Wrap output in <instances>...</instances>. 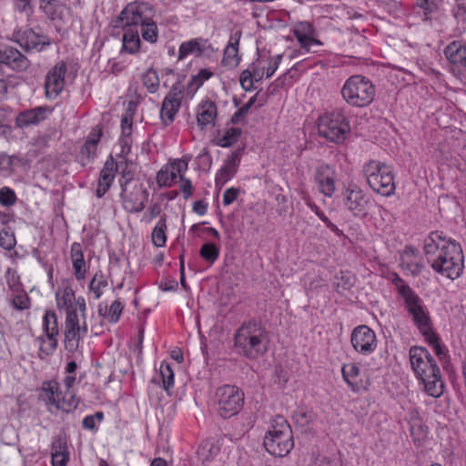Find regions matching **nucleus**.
<instances>
[{
  "mask_svg": "<svg viewBox=\"0 0 466 466\" xmlns=\"http://www.w3.org/2000/svg\"><path fill=\"white\" fill-rule=\"evenodd\" d=\"M423 253L431 268L448 279L459 278L464 268L461 247L441 231L431 232L423 241Z\"/></svg>",
  "mask_w": 466,
  "mask_h": 466,
  "instance_id": "1",
  "label": "nucleus"
},
{
  "mask_svg": "<svg viewBox=\"0 0 466 466\" xmlns=\"http://www.w3.org/2000/svg\"><path fill=\"white\" fill-rule=\"evenodd\" d=\"M412 371L425 393L432 398H440L445 390L441 370L429 350L424 347L412 346L409 350Z\"/></svg>",
  "mask_w": 466,
  "mask_h": 466,
  "instance_id": "2",
  "label": "nucleus"
},
{
  "mask_svg": "<svg viewBox=\"0 0 466 466\" xmlns=\"http://www.w3.org/2000/svg\"><path fill=\"white\" fill-rule=\"evenodd\" d=\"M145 11L146 5L143 2H134L127 5L112 22L115 28H124L123 49L129 54L136 53L140 47L139 34L146 39Z\"/></svg>",
  "mask_w": 466,
  "mask_h": 466,
  "instance_id": "3",
  "label": "nucleus"
},
{
  "mask_svg": "<svg viewBox=\"0 0 466 466\" xmlns=\"http://www.w3.org/2000/svg\"><path fill=\"white\" fill-rule=\"evenodd\" d=\"M268 344V334L263 325L256 320L244 322L234 334L237 354L248 360L263 356Z\"/></svg>",
  "mask_w": 466,
  "mask_h": 466,
  "instance_id": "4",
  "label": "nucleus"
},
{
  "mask_svg": "<svg viewBox=\"0 0 466 466\" xmlns=\"http://www.w3.org/2000/svg\"><path fill=\"white\" fill-rule=\"evenodd\" d=\"M263 445L266 451L275 457H284L293 449L292 430L283 416L277 415L271 419Z\"/></svg>",
  "mask_w": 466,
  "mask_h": 466,
  "instance_id": "5",
  "label": "nucleus"
},
{
  "mask_svg": "<svg viewBox=\"0 0 466 466\" xmlns=\"http://www.w3.org/2000/svg\"><path fill=\"white\" fill-rule=\"evenodd\" d=\"M363 175L370 187L383 197H391L396 190L393 167L385 162L370 159L363 165Z\"/></svg>",
  "mask_w": 466,
  "mask_h": 466,
  "instance_id": "6",
  "label": "nucleus"
},
{
  "mask_svg": "<svg viewBox=\"0 0 466 466\" xmlns=\"http://www.w3.org/2000/svg\"><path fill=\"white\" fill-rule=\"evenodd\" d=\"M393 284L403 299L404 308L412 318L414 325L420 331L427 332L431 322L422 299L400 276H395Z\"/></svg>",
  "mask_w": 466,
  "mask_h": 466,
  "instance_id": "7",
  "label": "nucleus"
},
{
  "mask_svg": "<svg viewBox=\"0 0 466 466\" xmlns=\"http://www.w3.org/2000/svg\"><path fill=\"white\" fill-rule=\"evenodd\" d=\"M340 94L348 105L354 107H364L373 102L376 89L372 82L366 76L353 75L345 81Z\"/></svg>",
  "mask_w": 466,
  "mask_h": 466,
  "instance_id": "8",
  "label": "nucleus"
},
{
  "mask_svg": "<svg viewBox=\"0 0 466 466\" xmlns=\"http://www.w3.org/2000/svg\"><path fill=\"white\" fill-rule=\"evenodd\" d=\"M318 130L321 137L339 144L350 130V122L342 110L336 109L319 117Z\"/></svg>",
  "mask_w": 466,
  "mask_h": 466,
  "instance_id": "9",
  "label": "nucleus"
},
{
  "mask_svg": "<svg viewBox=\"0 0 466 466\" xmlns=\"http://www.w3.org/2000/svg\"><path fill=\"white\" fill-rule=\"evenodd\" d=\"M40 397L46 400L47 404L65 412L73 411L79 404L75 391H62L56 380H46L42 383Z\"/></svg>",
  "mask_w": 466,
  "mask_h": 466,
  "instance_id": "10",
  "label": "nucleus"
},
{
  "mask_svg": "<svg viewBox=\"0 0 466 466\" xmlns=\"http://www.w3.org/2000/svg\"><path fill=\"white\" fill-rule=\"evenodd\" d=\"M86 311H70L66 314L65 320V347L69 351H75L80 340L87 334Z\"/></svg>",
  "mask_w": 466,
  "mask_h": 466,
  "instance_id": "11",
  "label": "nucleus"
},
{
  "mask_svg": "<svg viewBox=\"0 0 466 466\" xmlns=\"http://www.w3.org/2000/svg\"><path fill=\"white\" fill-rule=\"evenodd\" d=\"M218 410L221 417L231 418L244 404V393L236 386L223 385L216 392Z\"/></svg>",
  "mask_w": 466,
  "mask_h": 466,
  "instance_id": "12",
  "label": "nucleus"
},
{
  "mask_svg": "<svg viewBox=\"0 0 466 466\" xmlns=\"http://www.w3.org/2000/svg\"><path fill=\"white\" fill-rule=\"evenodd\" d=\"M43 335L36 338L40 355H51L58 345L59 325L56 314L48 310L43 317Z\"/></svg>",
  "mask_w": 466,
  "mask_h": 466,
  "instance_id": "13",
  "label": "nucleus"
},
{
  "mask_svg": "<svg viewBox=\"0 0 466 466\" xmlns=\"http://www.w3.org/2000/svg\"><path fill=\"white\" fill-rule=\"evenodd\" d=\"M350 343L356 352L368 356L377 349V337L374 330L370 327L360 325L353 329Z\"/></svg>",
  "mask_w": 466,
  "mask_h": 466,
  "instance_id": "14",
  "label": "nucleus"
},
{
  "mask_svg": "<svg viewBox=\"0 0 466 466\" xmlns=\"http://www.w3.org/2000/svg\"><path fill=\"white\" fill-rule=\"evenodd\" d=\"M184 86L180 82L175 83L168 94L165 96L160 109V117L165 125L174 121L184 96Z\"/></svg>",
  "mask_w": 466,
  "mask_h": 466,
  "instance_id": "15",
  "label": "nucleus"
},
{
  "mask_svg": "<svg viewBox=\"0 0 466 466\" xmlns=\"http://www.w3.org/2000/svg\"><path fill=\"white\" fill-rule=\"evenodd\" d=\"M103 136V127L100 125L92 128L76 155V161L82 166L92 164L97 156L98 143Z\"/></svg>",
  "mask_w": 466,
  "mask_h": 466,
  "instance_id": "16",
  "label": "nucleus"
},
{
  "mask_svg": "<svg viewBox=\"0 0 466 466\" xmlns=\"http://www.w3.org/2000/svg\"><path fill=\"white\" fill-rule=\"evenodd\" d=\"M66 71V64L64 61H60L47 72L45 88L46 96L48 99L56 98L64 89Z\"/></svg>",
  "mask_w": 466,
  "mask_h": 466,
  "instance_id": "17",
  "label": "nucleus"
},
{
  "mask_svg": "<svg viewBox=\"0 0 466 466\" xmlns=\"http://www.w3.org/2000/svg\"><path fill=\"white\" fill-rule=\"evenodd\" d=\"M56 301L58 309L65 310L66 314L70 311H79L84 314V311H86L85 299L83 297L76 299L75 291L69 286L59 288L56 290Z\"/></svg>",
  "mask_w": 466,
  "mask_h": 466,
  "instance_id": "18",
  "label": "nucleus"
},
{
  "mask_svg": "<svg viewBox=\"0 0 466 466\" xmlns=\"http://www.w3.org/2000/svg\"><path fill=\"white\" fill-rule=\"evenodd\" d=\"M337 173L334 167L322 163L316 167L315 181L319 191L325 197H332L336 190Z\"/></svg>",
  "mask_w": 466,
  "mask_h": 466,
  "instance_id": "19",
  "label": "nucleus"
},
{
  "mask_svg": "<svg viewBox=\"0 0 466 466\" xmlns=\"http://www.w3.org/2000/svg\"><path fill=\"white\" fill-rule=\"evenodd\" d=\"M15 41L25 51H41L49 41L44 35L35 32L32 28H21L13 35Z\"/></svg>",
  "mask_w": 466,
  "mask_h": 466,
  "instance_id": "20",
  "label": "nucleus"
},
{
  "mask_svg": "<svg viewBox=\"0 0 466 466\" xmlns=\"http://www.w3.org/2000/svg\"><path fill=\"white\" fill-rule=\"evenodd\" d=\"M53 107L49 106H39L23 110L15 117V127L18 128H27L32 126H37L45 121L53 113Z\"/></svg>",
  "mask_w": 466,
  "mask_h": 466,
  "instance_id": "21",
  "label": "nucleus"
},
{
  "mask_svg": "<svg viewBox=\"0 0 466 466\" xmlns=\"http://www.w3.org/2000/svg\"><path fill=\"white\" fill-rule=\"evenodd\" d=\"M446 59L451 66L453 73H466V44L454 40L451 42L443 50Z\"/></svg>",
  "mask_w": 466,
  "mask_h": 466,
  "instance_id": "22",
  "label": "nucleus"
},
{
  "mask_svg": "<svg viewBox=\"0 0 466 466\" xmlns=\"http://www.w3.org/2000/svg\"><path fill=\"white\" fill-rule=\"evenodd\" d=\"M212 51L211 44L206 38L197 37L182 42L178 47L177 60H184L190 55L201 57Z\"/></svg>",
  "mask_w": 466,
  "mask_h": 466,
  "instance_id": "23",
  "label": "nucleus"
},
{
  "mask_svg": "<svg viewBox=\"0 0 466 466\" xmlns=\"http://www.w3.org/2000/svg\"><path fill=\"white\" fill-rule=\"evenodd\" d=\"M240 151H234L224 161L223 166L218 170L215 177V187L221 189L229 180H231L238 171L240 162Z\"/></svg>",
  "mask_w": 466,
  "mask_h": 466,
  "instance_id": "24",
  "label": "nucleus"
},
{
  "mask_svg": "<svg viewBox=\"0 0 466 466\" xmlns=\"http://www.w3.org/2000/svg\"><path fill=\"white\" fill-rule=\"evenodd\" d=\"M369 198L359 187L347 190L345 207L356 217H365L367 215Z\"/></svg>",
  "mask_w": 466,
  "mask_h": 466,
  "instance_id": "25",
  "label": "nucleus"
},
{
  "mask_svg": "<svg viewBox=\"0 0 466 466\" xmlns=\"http://www.w3.org/2000/svg\"><path fill=\"white\" fill-rule=\"evenodd\" d=\"M197 123L201 130L214 127L218 116L217 104L209 98H205L196 109Z\"/></svg>",
  "mask_w": 466,
  "mask_h": 466,
  "instance_id": "26",
  "label": "nucleus"
},
{
  "mask_svg": "<svg viewBox=\"0 0 466 466\" xmlns=\"http://www.w3.org/2000/svg\"><path fill=\"white\" fill-rule=\"evenodd\" d=\"M292 32L301 48L305 49L306 52H309V47L313 45H322V43L315 37L316 30L309 22L302 21L296 23Z\"/></svg>",
  "mask_w": 466,
  "mask_h": 466,
  "instance_id": "27",
  "label": "nucleus"
},
{
  "mask_svg": "<svg viewBox=\"0 0 466 466\" xmlns=\"http://www.w3.org/2000/svg\"><path fill=\"white\" fill-rule=\"evenodd\" d=\"M133 106L134 104L129 102L127 113L122 116L121 119V136L118 138L116 147L120 148L118 154L123 157H126L131 150L132 120L129 112L134 109Z\"/></svg>",
  "mask_w": 466,
  "mask_h": 466,
  "instance_id": "28",
  "label": "nucleus"
},
{
  "mask_svg": "<svg viewBox=\"0 0 466 466\" xmlns=\"http://www.w3.org/2000/svg\"><path fill=\"white\" fill-rule=\"evenodd\" d=\"M117 171V164L112 156H109L100 171L96 195L102 198L111 187Z\"/></svg>",
  "mask_w": 466,
  "mask_h": 466,
  "instance_id": "29",
  "label": "nucleus"
},
{
  "mask_svg": "<svg viewBox=\"0 0 466 466\" xmlns=\"http://www.w3.org/2000/svg\"><path fill=\"white\" fill-rule=\"evenodd\" d=\"M401 268L408 270L412 275L420 274L423 269V263L420 256V251L411 246H407L400 254Z\"/></svg>",
  "mask_w": 466,
  "mask_h": 466,
  "instance_id": "30",
  "label": "nucleus"
},
{
  "mask_svg": "<svg viewBox=\"0 0 466 466\" xmlns=\"http://www.w3.org/2000/svg\"><path fill=\"white\" fill-rule=\"evenodd\" d=\"M0 63L5 64L17 71H24L29 66L28 59L17 49L11 46L0 49Z\"/></svg>",
  "mask_w": 466,
  "mask_h": 466,
  "instance_id": "31",
  "label": "nucleus"
},
{
  "mask_svg": "<svg viewBox=\"0 0 466 466\" xmlns=\"http://www.w3.org/2000/svg\"><path fill=\"white\" fill-rule=\"evenodd\" d=\"M39 8L52 21H63L69 11L64 0H39Z\"/></svg>",
  "mask_w": 466,
  "mask_h": 466,
  "instance_id": "32",
  "label": "nucleus"
},
{
  "mask_svg": "<svg viewBox=\"0 0 466 466\" xmlns=\"http://www.w3.org/2000/svg\"><path fill=\"white\" fill-rule=\"evenodd\" d=\"M70 258L76 279L77 280H83L86 278L87 265L84 258L82 247L79 243L74 242L71 245Z\"/></svg>",
  "mask_w": 466,
  "mask_h": 466,
  "instance_id": "33",
  "label": "nucleus"
},
{
  "mask_svg": "<svg viewBox=\"0 0 466 466\" xmlns=\"http://www.w3.org/2000/svg\"><path fill=\"white\" fill-rule=\"evenodd\" d=\"M124 307V303L118 299L114 300L110 306L101 302L98 304L97 313L104 321L116 324L122 315Z\"/></svg>",
  "mask_w": 466,
  "mask_h": 466,
  "instance_id": "34",
  "label": "nucleus"
},
{
  "mask_svg": "<svg viewBox=\"0 0 466 466\" xmlns=\"http://www.w3.org/2000/svg\"><path fill=\"white\" fill-rule=\"evenodd\" d=\"M341 372L343 380L352 391L358 392L363 388L362 380H358L360 370L357 364L352 362L344 364Z\"/></svg>",
  "mask_w": 466,
  "mask_h": 466,
  "instance_id": "35",
  "label": "nucleus"
},
{
  "mask_svg": "<svg viewBox=\"0 0 466 466\" xmlns=\"http://www.w3.org/2000/svg\"><path fill=\"white\" fill-rule=\"evenodd\" d=\"M52 465L66 466L69 460L66 441L61 438L52 443Z\"/></svg>",
  "mask_w": 466,
  "mask_h": 466,
  "instance_id": "36",
  "label": "nucleus"
},
{
  "mask_svg": "<svg viewBox=\"0 0 466 466\" xmlns=\"http://www.w3.org/2000/svg\"><path fill=\"white\" fill-rule=\"evenodd\" d=\"M424 337L425 340L431 345L434 350V353L441 361H444L448 358V350L445 346L441 345L438 335L432 329V327H429L427 332L420 331Z\"/></svg>",
  "mask_w": 466,
  "mask_h": 466,
  "instance_id": "37",
  "label": "nucleus"
},
{
  "mask_svg": "<svg viewBox=\"0 0 466 466\" xmlns=\"http://www.w3.org/2000/svg\"><path fill=\"white\" fill-rule=\"evenodd\" d=\"M214 73L208 68H202L198 74L191 76L187 86V94L192 98L196 92L203 86V84L211 78Z\"/></svg>",
  "mask_w": 466,
  "mask_h": 466,
  "instance_id": "38",
  "label": "nucleus"
},
{
  "mask_svg": "<svg viewBox=\"0 0 466 466\" xmlns=\"http://www.w3.org/2000/svg\"><path fill=\"white\" fill-rule=\"evenodd\" d=\"M107 286L108 283L105 275L101 271L96 272L88 285V294L90 298L95 300L99 299Z\"/></svg>",
  "mask_w": 466,
  "mask_h": 466,
  "instance_id": "39",
  "label": "nucleus"
},
{
  "mask_svg": "<svg viewBox=\"0 0 466 466\" xmlns=\"http://www.w3.org/2000/svg\"><path fill=\"white\" fill-rule=\"evenodd\" d=\"M151 239L154 246L164 247L167 242V216L162 215L151 233Z\"/></svg>",
  "mask_w": 466,
  "mask_h": 466,
  "instance_id": "40",
  "label": "nucleus"
},
{
  "mask_svg": "<svg viewBox=\"0 0 466 466\" xmlns=\"http://www.w3.org/2000/svg\"><path fill=\"white\" fill-rule=\"evenodd\" d=\"M161 380L163 389L168 392L174 386V371L167 363H161L159 373L152 378L153 383H157Z\"/></svg>",
  "mask_w": 466,
  "mask_h": 466,
  "instance_id": "41",
  "label": "nucleus"
},
{
  "mask_svg": "<svg viewBox=\"0 0 466 466\" xmlns=\"http://www.w3.org/2000/svg\"><path fill=\"white\" fill-rule=\"evenodd\" d=\"M219 449L210 441H203L198 451L197 455L202 465L209 463L218 453Z\"/></svg>",
  "mask_w": 466,
  "mask_h": 466,
  "instance_id": "42",
  "label": "nucleus"
},
{
  "mask_svg": "<svg viewBox=\"0 0 466 466\" xmlns=\"http://www.w3.org/2000/svg\"><path fill=\"white\" fill-rule=\"evenodd\" d=\"M146 200V190L141 189L139 194L134 196L133 193L130 196H127L124 199V208L128 212H139L144 208V203Z\"/></svg>",
  "mask_w": 466,
  "mask_h": 466,
  "instance_id": "43",
  "label": "nucleus"
},
{
  "mask_svg": "<svg viewBox=\"0 0 466 466\" xmlns=\"http://www.w3.org/2000/svg\"><path fill=\"white\" fill-rule=\"evenodd\" d=\"M238 42L229 43L225 50L222 58V64L224 66L233 68L239 64L240 58L238 57Z\"/></svg>",
  "mask_w": 466,
  "mask_h": 466,
  "instance_id": "44",
  "label": "nucleus"
},
{
  "mask_svg": "<svg viewBox=\"0 0 466 466\" xmlns=\"http://www.w3.org/2000/svg\"><path fill=\"white\" fill-rule=\"evenodd\" d=\"M292 419L298 427L306 429L316 420V414L312 410L299 408L294 411Z\"/></svg>",
  "mask_w": 466,
  "mask_h": 466,
  "instance_id": "45",
  "label": "nucleus"
},
{
  "mask_svg": "<svg viewBox=\"0 0 466 466\" xmlns=\"http://www.w3.org/2000/svg\"><path fill=\"white\" fill-rule=\"evenodd\" d=\"M241 129L238 127H229L225 132L217 137L216 144L221 147H228L235 144L241 136Z\"/></svg>",
  "mask_w": 466,
  "mask_h": 466,
  "instance_id": "46",
  "label": "nucleus"
},
{
  "mask_svg": "<svg viewBox=\"0 0 466 466\" xmlns=\"http://www.w3.org/2000/svg\"><path fill=\"white\" fill-rule=\"evenodd\" d=\"M220 248L212 242H207L199 249V256L209 265H213L218 258Z\"/></svg>",
  "mask_w": 466,
  "mask_h": 466,
  "instance_id": "47",
  "label": "nucleus"
},
{
  "mask_svg": "<svg viewBox=\"0 0 466 466\" xmlns=\"http://www.w3.org/2000/svg\"><path fill=\"white\" fill-rule=\"evenodd\" d=\"M11 304L17 310H24L30 307V299L24 289L12 293Z\"/></svg>",
  "mask_w": 466,
  "mask_h": 466,
  "instance_id": "48",
  "label": "nucleus"
},
{
  "mask_svg": "<svg viewBox=\"0 0 466 466\" xmlns=\"http://www.w3.org/2000/svg\"><path fill=\"white\" fill-rule=\"evenodd\" d=\"M104 420V413L102 411H96L92 415L86 416L82 420V426L85 430L91 431H96L98 430V424Z\"/></svg>",
  "mask_w": 466,
  "mask_h": 466,
  "instance_id": "49",
  "label": "nucleus"
},
{
  "mask_svg": "<svg viewBox=\"0 0 466 466\" xmlns=\"http://www.w3.org/2000/svg\"><path fill=\"white\" fill-rule=\"evenodd\" d=\"M143 340H144V329L142 327L138 329L137 338L132 339L130 343V349L134 356H136L137 361L143 363Z\"/></svg>",
  "mask_w": 466,
  "mask_h": 466,
  "instance_id": "50",
  "label": "nucleus"
},
{
  "mask_svg": "<svg viewBox=\"0 0 466 466\" xmlns=\"http://www.w3.org/2000/svg\"><path fill=\"white\" fill-rule=\"evenodd\" d=\"M16 201L17 197L13 188L6 186L0 188V205L2 207H12L16 203Z\"/></svg>",
  "mask_w": 466,
  "mask_h": 466,
  "instance_id": "51",
  "label": "nucleus"
},
{
  "mask_svg": "<svg viewBox=\"0 0 466 466\" xmlns=\"http://www.w3.org/2000/svg\"><path fill=\"white\" fill-rule=\"evenodd\" d=\"M354 285V277L350 272H341L339 281L336 283V290L342 293L349 290Z\"/></svg>",
  "mask_w": 466,
  "mask_h": 466,
  "instance_id": "52",
  "label": "nucleus"
},
{
  "mask_svg": "<svg viewBox=\"0 0 466 466\" xmlns=\"http://www.w3.org/2000/svg\"><path fill=\"white\" fill-rule=\"evenodd\" d=\"M451 13L457 22L466 21V0H453Z\"/></svg>",
  "mask_w": 466,
  "mask_h": 466,
  "instance_id": "53",
  "label": "nucleus"
},
{
  "mask_svg": "<svg viewBox=\"0 0 466 466\" xmlns=\"http://www.w3.org/2000/svg\"><path fill=\"white\" fill-rule=\"evenodd\" d=\"M254 81L252 68L249 65L248 67L240 74L239 82L244 90L251 91L254 88Z\"/></svg>",
  "mask_w": 466,
  "mask_h": 466,
  "instance_id": "54",
  "label": "nucleus"
},
{
  "mask_svg": "<svg viewBox=\"0 0 466 466\" xmlns=\"http://www.w3.org/2000/svg\"><path fill=\"white\" fill-rule=\"evenodd\" d=\"M6 283L12 293L23 289L19 276L15 272H11L10 269L7 270Z\"/></svg>",
  "mask_w": 466,
  "mask_h": 466,
  "instance_id": "55",
  "label": "nucleus"
},
{
  "mask_svg": "<svg viewBox=\"0 0 466 466\" xmlns=\"http://www.w3.org/2000/svg\"><path fill=\"white\" fill-rule=\"evenodd\" d=\"M190 160V157L184 156L181 158H177L171 163V169L175 170L179 177L184 176L183 174L187 170L188 162Z\"/></svg>",
  "mask_w": 466,
  "mask_h": 466,
  "instance_id": "56",
  "label": "nucleus"
},
{
  "mask_svg": "<svg viewBox=\"0 0 466 466\" xmlns=\"http://www.w3.org/2000/svg\"><path fill=\"white\" fill-rule=\"evenodd\" d=\"M15 245V239L12 233L6 229L0 230V247L10 250Z\"/></svg>",
  "mask_w": 466,
  "mask_h": 466,
  "instance_id": "57",
  "label": "nucleus"
},
{
  "mask_svg": "<svg viewBox=\"0 0 466 466\" xmlns=\"http://www.w3.org/2000/svg\"><path fill=\"white\" fill-rule=\"evenodd\" d=\"M17 159L15 156H10L5 152L0 153V170L11 172L15 161Z\"/></svg>",
  "mask_w": 466,
  "mask_h": 466,
  "instance_id": "58",
  "label": "nucleus"
},
{
  "mask_svg": "<svg viewBox=\"0 0 466 466\" xmlns=\"http://www.w3.org/2000/svg\"><path fill=\"white\" fill-rule=\"evenodd\" d=\"M282 60V55H277L275 56H272L268 61V66L265 68L266 69V77H271L278 67L279 66Z\"/></svg>",
  "mask_w": 466,
  "mask_h": 466,
  "instance_id": "59",
  "label": "nucleus"
},
{
  "mask_svg": "<svg viewBox=\"0 0 466 466\" xmlns=\"http://www.w3.org/2000/svg\"><path fill=\"white\" fill-rule=\"evenodd\" d=\"M159 86V78L155 70L147 69V92L155 93Z\"/></svg>",
  "mask_w": 466,
  "mask_h": 466,
  "instance_id": "60",
  "label": "nucleus"
},
{
  "mask_svg": "<svg viewBox=\"0 0 466 466\" xmlns=\"http://www.w3.org/2000/svg\"><path fill=\"white\" fill-rule=\"evenodd\" d=\"M240 193V189L238 187H229L228 188L223 195V204L225 206L231 205L238 197Z\"/></svg>",
  "mask_w": 466,
  "mask_h": 466,
  "instance_id": "61",
  "label": "nucleus"
},
{
  "mask_svg": "<svg viewBox=\"0 0 466 466\" xmlns=\"http://www.w3.org/2000/svg\"><path fill=\"white\" fill-rule=\"evenodd\" d=\"M157 183L159 187H170V174L168 167H163L157 172Z\"/></svg>",
  "mask_w": 466,
  "mask_h": 466,
  "instance_id": "62",
  "label": "nucleus"
},
{
  "mask_svg": "<svg viewBox=\"0 0 466 466\" xmlns=\"http://www.w3.org/2000/svg\"><path fill=\"white\" fill-rule=\"evenodd\" d=\"M180 184V191L183 193V197L185 199L189 198L193 194V186L191 181L185 177L184 176H180L179 178Z\"/></svg>",
  "mask_w": 466,
  "mask_h": 466,
  "instance_id": "63",
  "label": "nucleus"
},
{
  "mask_svg": "<svg viewBox=\"0 0 466 466\" xmlns=\"http://www.w3.org/2000/svg\"><path fill=\"white\" fill-rule=\"evenodd\" d=\"M32 0H14L15 8L21 13L30 15L33 13Z\"/></svg>",
  "mask_w": 466,
  "mask_h": 466,
  "instance_id": "64",
  "label": "nucleus"
}]
</instances>
